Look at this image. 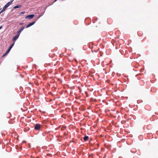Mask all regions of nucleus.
Instances as JSON below:
<instances>
[{
  "label": "nucleus",
  "mask_w": 158,
  "mask_h": 158,
  "mask_svg": "<svg viewBox=\"0 0 158 158\" xmlns=\"http://www.w3.org/2000/svg\"><path fill=\"white\" fill-rule=\"evenodd\" d=\"M14 45V42L12 43L11 45L9 46L6 52L2 55V57H3L6 56L10 52L11 49L12 48Z\"/></svg>",
  "instance_id": "f257e3e1"
},
{
  "label": "nucleus",
  "mask_w": 158,
  "mask_h": 158,
  "mask_svg": "<svg viewBox=\"0 0 158 158\" xmlns=\"http://www.w3.org/2000/svg\"><path fill=\"white\" fill-rule=\"evenodd\" d=\"M14 0H12L8 2L3 7L2 10L4 11L6 8H7L13 2Z\"/></svg>",
  "instance_id": "f03ea898"
},
{
  "label": "nucleus",
  "mask_w": 158,
  "mask_h": 158,
  "mask_svg": "<svg viewBox=\"0 0 158 158\" xmlns=\"http://www.w3.org/2000/svg\"><path fill=\"white\" fill-rule=\"evenodd\" d=\"M42 127V126L39 123H36L35 124L34 126V129L36 130H40L41 127Z\"/></svg>",
  "instance_id": "7ed1b4c3"
},
{
  "label": "nucleus",
  "mask_w": 158,
  "mask_h": 158,
  "mask_svg": "<svg viewBox=\"0 0 158 158\" xmlns=\"http://www.w3.org/2000/svg\"><path fill=\"white\" fill-rule=\"evenodd\" d=\"M37 20V19H34L32 22L29 23L27 25L25 28H27L31 26H32L35 24Z\"/></svg>",
  "instance_id": "20e7f679"
},
{
  "label": "nucleus",
  "mask_w": 158,
  "mask_h": 158,
  "mask_svg": "<svg viewBox=\"0 0 158 158\" xmlns=\"http://www.w3.org/2000/svg\"><path fill=\"white\" fill-rule=\"evenodd\" d=\"M35 16V15L34 14H30L29 15H27L25 17V19H33Z\"/></svg>",
  "instance_id": "39448f33"
},
{
  "label": "nucleus",
  "mask_w": 158,
  "mask_h": 158,
  "mask_svg": "<svg viewBox=\"0 0 158 158\" xmlns=\"http://www.w3.org/2000/svg\"><path fill=\"white\" fill-rule=\"evenodd\" d=\"M19 35L17 34L16 35L13 37L12 38V40L13 41H14V43H15V42L18 39L19 37Z\"/></svg>",
  "instance_id": "423d86ee"
},
{
  "label": "nucleus",
  "mask_w": 158,
  "mask_h": 158,
  "mask_svg": "<svg viewBox=\"0 0 158 158\" xmlns=\"http://www.w3.org/2000/svg\"><path fill=\"white\" fill-rule=\"evenodd\" d=\"M24 28L25 27L24 26L22 27L20 29H19L18 31H17V34L20 35V33L23 30Z\"/></svg>",
  "instance_id": "0eeeda50"
},
{
  "label": "nucleus",
  "mask_w": 158,
  "mask_h": 158,
  "mask_svg": "<svg viewBox=\"0 0 158 158\" xmlns=\"http://www.w3.org/2000/svg\"><path fill=\"white\" fill-rule=\"evenodd\" d=\"M22 6L20 4H18L17 5L14 6L12 9L11 11H12L13 9H15L18 8H20L22 7Z\"/></svg>",
  "instance_id": "6e6552de"
},
{
  "label": "nucleus",
  "mask_w": 158,
  "mask_h": 158,
  "mask_svg": "<svg viewBox=\"0 0 158 158\" xmlns=\"http://www.w3.org/2000/svg\"><path fill=\"white\" fill-rule=\"evenodd\" d=\"M89 138V136H88L86 135L84 137V141H86L88 140Z\"/></svg>",
  "instance_id": "1a4fd4ad"
},
{
  "label": "nucleus",
  "mask_w": 158,
  "mask_h": 158,
  "mask_svg": "<svg viewBox=\"0 0 158 158\" xmlns=\"http://www.w3.org/2000/svg\"><path fill=\"white\" fill-rule=\"evenodd\" d=\"M44 12L41 13V15L39 16V17H38L36 19L37 20H38L44 14Z\"/></svg>",
  "instance_id": "9d476101"
},
{
  "label": "nucleus",
  "mask_w": 158,
  "mask_h": 158,
  "mask_svg": "<svg viewBox=\"0 0 158 158\" xmlns=\"http://www.w3.org/2000/svg\"><path fill=\"white\" fill-rule=\"evenodd\" d=\"M16 148L17 150L19 149H20V150L22 149V147H19L18 146L16 145Z\"/></svg>",
  "instance_id": "9b49d317"
},
{
  "label": "nucleus",
  "mask_w": 158,
  "mask_h": 158,
  "mask_svg": "<svg viewBox=\"0 0 158 158\" xmlns=\"http://www.w3.org/2000/svg\"><path fill=\"white\" fill-rule=\"evenodd\" d=\"M133 150H134V151H133L132 150H131V152L132 153H135L136 152V150L135 149H133Z\"/></svg>",
  "instance_id": "f8f14e48"
},
{
  "label": "nucleus",
  "mask_w": 158,
  "mask_h": 158,
  "mask_svg": "<svg viewBox=\"0 0 158 158\" xmlns=\"http://www.w3.org/2000/svg\"><path fill=\"white\" fill-rule=\"evenodd\" d=\"M25 12H24V11H22V12H21L20 13V15H23V14L24 13H25Z\"/></svg>",
  "instance_id": "ddd939ff"
},
{
  "label": "nucleus",
  "mask_w": 158,
  "mask_h": 158,
  "mask_svg": "<svg viewBox=\"0 0 158 158\" xmlns=\"http://www.w3.org/2000/svg\"><path fill=\"white\" fill-rule=\"evenodd\" d=\"M23 24H24L23 23H19V25H23Z\"/></svg>",
  "instance_id": "4468645a"
},
{
  "label": "nucleus",
  "mask_w": 158,
  "mask_h": 158,
  "mask_svg": "<svg viewBox=\"0 0 158 158\" xmlns=\"http://www.w3.org/2000/svg\"><path fill=\"white\" fill-rule=\"evenodd\" d=\"M3 27V26L2 25H1V26H0V30H1Z\"/></svg>",
  "instance_id": "2eb2a0df"
},
{
  "label": "nucleus",
  "mask_w": 158,
  "mask_h": 158,
  "mask_svg": "<svg viewBox=\"0 0 158 158\" xmlns=\"http://www.w3.org/2000/svg\"><path fill=\"white\" fill-rule=\"evenodd\" d=\"M97 19H98V18H96V17L94 19V20H97Z\"/></svg>",
  "instance_id": "dca6fc26"
},
{
  "label": "nucleus",
  "mask_w": 158,
  "mask_h": 158,
  "mask_svg": "<svg viewBox=\"0 0 158 158\" xmlns=\"http://www.w3.org/2000/svg\"><path fill=\"white\" fill-rule=\"evenodd\" d=\"M117 74L118 76H120L121 75V74H119L118 73H117Z\"/></svg>",
  "instance_id": "f3484780"
},
{
  "label": "nucleus",
  "mask_w": 158,
  "mask_h": 158,
  "mask_svg": "<svg viewBox=\"0 0 158 158\" xmlns=\"http://www.w3.org/2000/svg\"><path fill=\"white\" fill-rule=\"evenodd\" d=\"M57 0H55L53 2V3L51 4L52 5L53 3H54L55 2H56Z\"/></svg>",
  "instance_id": "a211bd4d"
},
{
  "label": "nucleus",
  "mask_w": 158,
  "mask_h": 158,
  "mask_svg": "<svg viewBox=\"0 0 158 158\" xmlns=\"http://www.w3.org/2000/svg\"><path fill=\"white\" fill-rule=\"evenodd\" d=\"M3 11L2 10L0 11V14L2 13V12H3Z\"/></svg>",
  "instance_id": "6ab92c4d"
},
{
  "label": "nucleus",
  "mask_w": 158,
  "mask_h": 158,
  "mask_svg": "<svg viewBox=\"0 0 158 158\" xmlns=\"http://www.w3.org/2000/svg\"><path fill=\"white\" fill-rule=\"evenodd\" d=\"M9 114H10V116H11V113H9Z\"/></svg>",
  "instance_id": "aec40b11"
},
{
  "label": "nucleus",
  "mask_w": 158,
  "mask_h": 158,
  "mask_svg": "<svg viewBox=\"0 0 158 158\" xmlns=\"http://www.w3.org/2000/svg\"><path fill=\"white\" fill-rule=\"evenodd\" d=\"M72 49L73 50H74L73 48H72Z\"/></svg>",
  "instance_id": "412c9836"
}]
</instances>
